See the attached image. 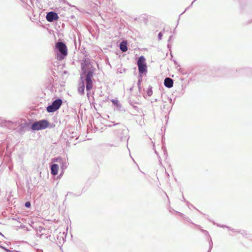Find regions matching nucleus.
I'll return each mask as SVG.
<instances>
[{
	"instance_id": "7",
	"label": "nucleus",
	"mask_w": 252,
	"mask_h": 252,
	"mask_svg": "<svg viewBox=\"0 0 252 252\" xmlns=\"http://www.w3.org/2000/svg\"><path fill=\"white\" fill-rule=\"evenodd\" d=\"M164 84L167 88H171L173 85V80L170 78H166L164 81Z\"/></svg>"
},
{
	"instance_id": "1",
	"label": "nucleus",
	"mask_w": 252,
	"mask_h": 252,
	"mask_svg": "<svg viewBox=\"0 0 252 252\" xmlns=\"http://www.w3.org/2000/svg\"><path fill=\"white\" fill-rule=\"evenodd\" d=\"M55 48L58 49L61 54V56H58L59 60H62L67 55L68 50L66 45L62 42H58L55 45Z\"/></svg>"
},
{
	"instance_id": "12",
	"label": "nucleus",
	"mask_w": 252,
	"mask_h": 252,
	"mask_svg": "<svg viewBox=\"0 0 252 252\" xmlns=\"http://www.w3.org/2000/svg\"><path fill=\"white\" fill-rule=\"evenodd\" d=\"M25 206L27 208H30L31 207V203L29 201L26 202L25 203Z\"/></svg>"
},
{
	"instance_id": "14",
	"label": "nucleus",
	"mask_w": 252,
	"mask_h": 252,
	"mask_svg": "<svg viewBox=\"0 0 252 252\" xmlns=\"http://www.w3.org/2000/svg\"><path fill=\"white\" fill-rule=\"evenodd\" d=\"M162 36V32H159V33H158V37H159V39H161Z\"/></svg>"
},
{
	"instance_id": "10",
	"label": "nucleus",
	"mask_w": 252,
	"mask_h": 252,
	"mask_svg": "<svg viewBox=\"0 0 252 252\" xmlns=\"http://www.w3.org/2000/svg\"><path fill=\"white\" fill-rule=\"evenodd\" d=\"M85 86L83 82L80 84V86L78 88V92L81 94H84Z\"/></svg>"
},
{
	"instance_id": "3",
	"label": "nucleus",
	"mask_w": 252,
	"mask_h": 252,
	"mask_svg": "<svg viewBox=\"0 0 252 252\" xmlns=\"http://www.w3.org/2000/svg\"><path fill=\"white\" fill-rule=\"evenodd\" d=\"M137 65L140 73H143L147 71L146 59L144 56H141L138 58L137 61Z\"/></svg>"
},
{
	"instance_id": "11",
	"label": "nucleus",
	"mask_w": 252,
	"mask_h": 252,
	"mask_svg": "<svg viewBox=\"0 0 252 252\" xmlns=\"http://www.w3.org/2000/svg\"><path fill=\"white\" fill-rule=\"evenodd\" d=\"M111 102L115 105L117 106L118 104L119 101L117 99H112Z\"/></svg>"
},
{
	"instance_id": "9",
	"label": "nucleus",
	"mask_w": 252,
	"mask_h": 252,
	"mask_svg": "<svg viewBox=\"0 0 252 252\" xmlns=\"http://www.w3.org/2000/svg\"><path fill=\"white\" fill-rule=\"evenodd\" d=\"M127 44L126 41L122 42L120 45V48L121 50L123 52L126 51L127 50Z\"/></svg>"
},
{
	"instance_id": "6",
	"label": "nucleus",
	"mask_w": 252,
	"mask_h": 252,
	"mask_svg": "<svg viewBox=\"0 0 252 252\" xmlns=\"http://www.w3.org/2000/svg\"><path fill=\"white\" fill-rule=\"evenodd\" d=\"M46 18L48 22H52L54 20H58L59 16L55 12H49L47 14Z\"/></svg>"
},
{
	"instance_id": "5",
	"label": "nucleus",
	"mask_w": 252,
	"mask_h": 252,
	"mask_svg": "<svg viewBox=\"0 0 252 252\" xmlns=\"http://www.w3.org/2000/svg\"><path fill=\"white\" fill-rule=\"evenodd\" d=\"M94 71H89L86 76V90L87 91H90L93 86L92 79L93 78Z\"/></svg>"
},
{
	"instance_id": "8",
	"label": "nucleus",
	"mask_w": 252,
	"mask_h": 252,
	"mask_svg": "<svg viewBox=\"0 0 252 252\" xmlns=\"http://www.w3.org/2000/svg\"><path fill=\"white\" fill-rule=\"evenodd\" d=\"M59 166L57 164H53L51 166V173L54 175H56L58 173Z\"/></svg>"
},
{
	"instance_id": "13",
	"label": "nucleus",
	"mask_w": 252,
	"mask_h": 252,
	"mask_svg": "<svg viewBox=\"0 0 252 252\" xmlns=\"http://www.w3.org/2000/svg\"><path fill=\"white\" fill-rule=\"evenodd\" d=\"M61 160V158H55V159H53V161H54V162H58V161H60Z\"/></svg>"
},
{
	"instance_id": "4",
	"label": "nucleus",
	"mask_w": 252,
	"mask_h": 252,
	"mask_svg": "<svg viewBox=\"0 0 252 252\" xmlns=\"http://www.w3.org/2000/svg\"><path fill=\"white\" fill-rule=\"evenodd\" d=\"M63 103L61 99H58L54 101L52 105L48 106L47 107V111L48 112H54L59 109Z\"/></svg>"
},
{
	"instance_id": "2",
	"label": "nucleus",
	"mask_w": 252,
	"mask_h": 252,
	"mask_svg": "<svg viewBox=\"0 0 252 252\" xmlns=\"http://www.w3.org/2000/svg\"><path fill=\"white\" fill-rule=\"evenodd\" d=\"M49 125V122L47 120H41L34 123L31 126V128L33 130H39L47 128Z\"/></svg>"
}]
</instances>
